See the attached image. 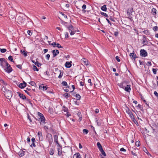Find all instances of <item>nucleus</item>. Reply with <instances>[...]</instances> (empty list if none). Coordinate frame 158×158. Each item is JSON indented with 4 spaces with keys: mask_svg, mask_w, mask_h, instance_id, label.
Here are the masks:
<instances>
[{
    "mask_svg": "<svg viewBox=\"0 0 158 158\" xmlns=\"http://www.w3.org/2000/svg\"><path fill=\"white\" fill-rule=\"evenodd\" d=\"M63 96L65 97L66 98H68L70 96V94H69L68 93H66L63 94Z\"/></svg>",
    "mask_w": 158,
    "mask_h": 158,
    "instance_id": "nucleus-32",
    "label": "nucleus"
},
{
    "mask_svg": "<svg viewBox=\"0 0 158 158\" xmlns=\"http://www.w3.org/2000/svg\"><path fill=\"white\" fill-rule=\"evenodd\" d=\"M47 139L48 141L49 144H51L53 142V139L52 135L48 134L47 136Z\"/></svg>",
    "mask_w": 158,
    "mask_h": 158,
    "instance_id": "nucleus-4",
    "label": "nucleus"
},
{
    "mask_svg": "<svg viewBox=\"0 0 158 158\" xmlns=\"http://www.w3.org/2000/svg\"><path fill=\"white\" fill-rule=\"evenodd\" d=\"M143 150L145 152L147 153V152H148V151L146 148H145V147L143 148Z\"/></svg>",
    "mask_w": 158,
    "mask_h": 158,
    "instance_id": "nucleus-64",
    "label": "nucleus"
},
{
    "mask_svg": "<svg viewBox=\"0 0 158 158\" xmlns=\"http://www.w3.org/2000/svg\"><path fill=\"white\" fill-rule=\"evenodd\" d=\"M31 146L32 147H35V143H32V144L31 145Z\"/></svg>",
    "mask_w": 158,
    "mask_h": 158,
    "instance_id": "nucleus-63",
    "label": "nucleus"
},
{
    "mask_svg": "<svg viewBox=\"0 0 158 158\" xmlns=\"http://www.w3.org/2000/svg\"><path fill=\"white\" fill-rule=\"evenodd\" d=\"M101 14L103 15V16H104L106 17H108V15L106 13H105L104 12H101Z\"/></svg>",
    "mask_w": 158,
    "mask_h": 158,
    "instance_id": "nucleus-34",
    "label": "nucleus"
},
{
    "mask_svg": "<svg viewBox=\"0 0 158 158\" xmlns=\"http://www.w3.org/2000/svg\"><path fill=\"white\" fill-rule=\"evenodd\" d=\"M17 93L19 95V96L20 98H21L22 99L24 100L25 99H26V97L23 94H21L19 92H17Z\"/></svg>",
    "mask_w": 158,
    "mask_h": 158,
    "instance_id": "nucleus-9",
    "label": "nucleus"
},
{
    "mask_svg": "<svg viewBox=\"0 0 158 158\" xmlns=\"http://www.w3.org/2000/svg\"><path fill=\"white\" fill-rule=\"evenodd\" d=\"M61 14L64 18H66V19L67 18V17L64 14L62 13H61Z\"/></svg>",
    "mask_w": 158,
    "mask_h": 158,
    "instance_id": "nucleus-52",
    "label": "nucleus"
},
{
    "mask_svg": "<svg viewBox=\"0 0 158 158\" xmlns=\"http://www.w3.org/2000/svg\"><path fill=\"white\" fill-rule=\"evenodd\" d=\"M40 121L41 122H40L41 124H44L45 123V122L44 121L45 120V118L44 117L42 116V117H41L40 118Z\"/></svg>",
    "mask_w": 158,
    "mask_h": 158,
    "instance_id": "nucleus-15",
    "label": "nucleus"
},
{
    "mask_svg": "<svg viewBox=\"0 0 158 158\" xmlns=\"http://www.w3.org/2000/svg\"><path fill=\"white\" fill-rule=\"evenodd\" d=\"M2 90L5 93V95L6 98L9 99H10L12 96V93L10 90L6 89L5 87H3L2 88Z\"/></svg>",
    "mask_w": 158,
    "mask_h": 158,
    "instance_id": "nucleus-2",
    "label": "nucleus"
},
{
    "mask_svg": "<svg viewBox=\"0 0 158 158\" xmlns=\"http://www.w3.org/2000/svg\"><path fill=\"white\" fill-rule=\"evenodd\" d=\"M38 114L39 115V116L40 117V118L41 117H42V116H44L43 114H41L40 112H38Z\"/></svg>",
    "mask_w": 158,
    "mask_h": 158,
    "instance_id": "nucleus-61",
    "label": "nucleus"
},
{
    "mask_svg": "<svg viewBox=\"0 0 158 158\" xmlns=\"http://www.w3.org/2000/svg\"><path fill=\"white\" fill-rule=\"evenodd\" d=\"M126 112L129 114V116L130 117L131 119L133 120L134 119H135L132 113L128 108H127V109L126 110Z\"/></svg>",
    "mask_w": 158,
    "mask_h": 158,
    "instance_id": "nucleus-5",
    "label": "nucleus"
},
{
    "mask_svg": "<svg viewBox=\"0 0 158 158\" xmlns=\"http://www.w3.org/2000/svg\"><path fill=\"white\" fill-rule=\"evenodd\" d=\"M26 83H20L19 85H18V84H17V85H18V86L21 89L24 88L26 86Z\"/></svg>",
    "mask_w": 158,
    "mask_h": 158,
    "instance_id": "nucleus-8",
    "label": "nucleus"
},
{
    "mask_svg": "<svg viewBox=\"0 0 158 158\" xmlns=\"http://www.w3.org/2000/svg\"><path fill=\"white\" fill-rule=\"evenodd\" d=\"M115 58L118 62L120 61V60L119 59V57L118 56H116L115 57Z\"/></svg>",
    "mask_w": 158,
    "mask_h": 158,
    "instance_id": "nucleus-50",
    "label": "nucleus"
},
{
    "mask_svg": "<svg viewBox=\"0 0 158 158\" xmlns=\"http://www.w3.org/2000/svg\"><path fill=\"white\" fill-rule=\"evenodd\" d=\"M54 141L59 146V144L58 142V136L57 135H54Z\"/></svg>",
    "mask_w": 158,
    "mask_h": 158,
    "instance_id": "nucleus-12",
    "label": "nucleus"
},
{
    "mask_svg": "<svg viewBox=\"0 0 158 158\" xmlns=\"http://www.w3.org/2000/svg\"><path fill=\"white\" fill-rule=\"evenodd\" d=\"M72 61H70V62H66L65 64V66L67 68H70L71 66V64Z\"/></svg>",
    "mask_w": 158,
    "mask_h": 158,
    "instance_id": "nucleus-11",
    "label": "nucleus"
},
{
    "mask_svg": "<svg viewBox=\"0 0 158 158\" xmlns=\"http://www.w3.org/2000/svg\"><path fill=\"white\" fill-rule=\"evenodd\" d=\"M24 152H25L23 150H20V151L19 152V156H23L24 155Z\"/></svg>",
    "mask_w": 158,
    "mask_h": 158,
    "instance_id": "nucleus-18",
    "label": "nucleus"
},
{
    "mask_svg": "<svg viewBox=\"0 0 158 158\" xmlns=\"http://www.w3.org/2000/svg\"><path fill=\"white\" fill-rule=\"evenodd\" d=\"M50 154L51 155H53L54 154V151L53 149L51 148L49 152Z\"/></svg>",
    "mask_w": 158,
    "mask_h": 158,
    "instance_id": "nucleus-37",
    "label": "nucleus"
},
{
    "mask_svg": "<svg viewBox=\"0 0 158 158\" xmlns=\"http://www.w3.org/2000/svg\"><path fill=\"white\" fill-rule=\"evenodd\" d=\"M157 69H152L153 72V73L154 74H156V71H157Z\"/></svg>",
    "mask_w": 158,
    "mask_h": 158,
    "instance_id": "nucleus-44",
    "label": "nucleus"
},
{
    "mask_svg": "<svg viewBox=\"0 0 158 158\" xmlns=\"http://www.w3.org/2000/svg\"><path fill=\"white\" fill-rule=\"evenodd\" d=\"M52 53L53 56L55 57L59 53V51L57 50H55L52 51Z\"/></svg>",
    "mask_w": 158,
    "mask_h": 158,
    "instance_id": "nucleus-14",
    "label": "nucleus"
},
{
    "mask_svg": "<svg viewBox=\"0 0 158 158\" xmlns=\"http://www.w3.org/2000/svg\"><path fill=\"white\" fill-rule=\"evenodd\" d=\"M65 115H66L67 117H69L70 115V114L68 112H66V114H65Z\"/></svg>",
    "mask_w": 158,
    "mask_h": 158,
    "instance_id": "nucleus-57",
    "label": "nucleus"
},
{
    "mask_svg": "<svg viewBox=\"0 0 158 158\" xmlns=\"http://www.w3.org/2000/svg\"><path fill=\"white\" fill-rule=\"evenodd\" d=\"M0 65L5 72L9 73L12 71V69L10 65L7 62V61L4 58H0Z\"/></svg>",
    "mask_w": 158,
    "mask_h": 158,
    "instance_id": "nucleus-1",
    "label": "nucleus"
},
{
    "mask_svg": "<svg viewBox=\"0 0 158 158\" xmlns=\"http://www.w3.org/2000/svg\"><path fill=\"white\" fill-rule=\"evenodd\" d=\"M130 86V85H127L125 88V90L127 92H129L130 90L131 89Z\"/></svg>",
    "mask_w": 158,
    "mask_h": 158,
    "instance_id": "nucleus-13",
    "label": "nucleus"
},
{
    "mask_svg": "<svg viewBox=\"0 0 158 158\" xmlns=\"http://www.w3.org/2000/svg\"><path fill=\"white\" fill-rule=\"evenodd\" d=\"M65 38H67L69 37V34L67 32H66L65 33Z\"/></svg>",
    "mask_w": 158,
    "mask_h": 158,
    "instance_id": "nucleus-56",
    "label": "nucleus"
},
{
    "mask_svg": "<svg viewBox=\"0 0 158 158\" xmlns=\"http://www.w3.org/2000/svg\"><path fill=\"white\" fill-rule=\"evenodd\" d=\"M32 61L33 63H34L35 65L37 66L38 67L39 66V64H40V63H39L38 62H35L33 60H32Z\"/></svg>",
    "mask_w": 158,
    "mask_h": 158,
    "instance_id": "nucleus-38",
    "label": "nucleus"
},
{
    "mask_svg": "<svg viewBox=\"0 0 158 158\" xmlns=\"http://www.w3.org/2000/svg\"><path fill=\"white\" fill-rule=\"evenodd\" d=\"M101 9L103 11H106L107 9L106 6V5H104L103 6L101 7Z\"/></svg>",
    "mask_w": 158,
    "mask_h": 158,
    "instance_id": "nucleus-21",
    "label": "nucleus"
},
{
    "mask_svg": "<svg viewBox=\"0 0 158 158\" xmlns=\"http://www.w3.org/2000/svg\"><path fill=\"white\" fill-rule=\"evenodd\" d=\"M63 71H61L60 73V74L58 76V78H61L63 76Z\"/></svg>",
    "mask_w": 158,
    "mask_h": 158,
    "instance_id": "nucleus-26",
    "label": "nucleus"
},
{
    "mask_svg": "<svg viewBox=\"0 0 158 158\" xmlns=\"http://www.w3.org/2000/svg\"><path fill=\"white\" fill-rule=\"evenodd\" d=\"M62 85L63 86H66L67 85V83L65 81H63L61 83Z\"/></svg>",
    "mask_w": 158,
    "mask_h": 158,
    "instance_id": "nucleus-40",
    "label": "nucleus"
},
{
    "mask_svg": "<svg viewBox=\"0 0 158 158\" xmlns=\"http://www.w3.org/2000/svg\"><path fill=\"white\" fill-rule=\"evenodd\" d=\"M120 151L121 152H126V150L124 148H122L120 149Z\"/></svg>",
    "mask_w": 158,
    "mask_h": 158,
    "instance_id": "nucleus-54",
    "label": "nucleus"
},
{
    "mask_svg": "<svg viewBox=\"0 0 158 158\" xmlns=\"http://www.w3.org/2000/svg\"><path fill=\"white\" fill-rule=\"evenodd\" d=\"M83 132L84 133H85L86 134H87L88 133L89 131L87 129H85L83 130Z\"/></svg>",
    "mask_w": 158,
    "mask_h": 158,
    "instance_id": "nucleus-39",
    "label": "nucleus"
},
{
    "mask_svg": "<svg viewBox=\"0 0 158 158\" xmlns=\"http://www.w3.org/2000/svg\"><path fill=\"white\" fill-rule=\"evenodd\" d=\"M29 83L32 86H35L36 85L35 82L33 81H31L30 83Z\"/></svg>",
    "mask_w": 158,
    "mask_h": 158,
    "instance_id": "nucleus-36",
    "label": "nucleus"
},
{
    "mask_svg": "<svg viewBox=\"0 0 158 158\" xmlns=\"http://www.w3.org/2000/svg\"><path fill=\"white\" fill-rule=\"evenodd\" d=\"M154 94L158 98V93L156 91L154 92Z\"/></svg>",
    "mask_w": 158,
    "mask_h": 158,
    "instance_id": "nucleus-58",
    "label": "nucleus"
},
{
    "mask_svg": "<svg viewBox=\"0 0 158 158\" xmlns=\"http://www.w3.org/2000/svg\"><path fill=\"white\" fill-rule=\"evenodd\" d=\"M16 67L20 69H22V66L20 64H18L16 65Z\"/></svg>",
    "mask_w": 158,
    "mask_h": 158,
    "instance_id": "nucleus-55",
    "label": "nucleus"
},
{
    "mask_svg": "<svg viewBox=\"0 0 158 158\" xmlns=\"http://www.w3.org/2000/svg\"><path fill=\"white\" fill-rule=\"evenodd\" d=\"M27 33L28 34L31 36L32 35V32H31V31L30 30H28L27 31Z\"/></svg>",
    "mask_w": 158,
    "mask_h": 158,
    "instance_id": "nucleus-49",
    "label": "nucleus"
},
{
    "mask_svg": "<svg viewBox=\"0 0 158 158\" xmlns=\"http://www.w3.org/2000/svg\"><path fill=\"white\" fill-rule=\"evenodd\" d=\"M118 32H117V31L115 32L114 35L115 36H116V37L118 35Z\"/></svg>",
    "mask_w": 158,
    "mask_h": 158,
    "instance_id": "nucleus-60",
    "label": "nucleus"
},
{
    "mask_svg": "<svg viewBox=\"0 0 158 158\" xmlns=\"http://www.w3.org/2000/svg\"><path fill=\"white\" fill-rule=\"evenodd\" d=\"M77 115L79 117V120L80 121L81 120L82 117L81 114V113L80 112H78L77 113Z\"/></svg>",
    "mask_w": 158,
    "mask_h": 158,
    "instance_id": "nucleus-27",
    "label": "nucleus"
},
{
    "mask_svg": "<svg viewBox=\"0 0 158 158\" xmlns=\"http://www.w3.org/2000/svg\"><path fill=\"white\" fill-rule=\"evenodd\" d=\"M79 32V31L78 30H77V31L76 30H74V29L73 30H72L71 31V32L70 33V34L71 35H73L76 32Z\"/></svg>",
    "mask_w": 158,
    "mask_h": 158,
    "instance_id": "nucleus-22",
    "label": "nucleus"
},
{
    "mask_svg": "<svg viewBox=\"0 0 158 158\" xmlns=\"http://www.w3.org/2000/svg\"><path fill=\"white\" fill-rule=\"evenodd\" d=\"M100 151L101 152V153L104 156H106V154L105 152H104V150L103 149V148L100 150Z\"/></svg>",
    "mask_w": 158,
    "mask_h": 158,
    "instance_id": "nucleus-24",
    "label": "nucleus"
},
{
    "mask_svg": "<svg viewBox=\"0 0 158 158\" xmlns=\"http://www.w3.org/2000/svg\"><path fill=\"white\" fill-rule=\"evenodd\" d=\"M143 33L146 35H148L149 34V31L148 30L144 31Z\"/></svg>",
    "mask_w": 158,
    "mask_h": 158,
    "instance_id": "nucleus-29",
    "label": "nucleus"
},
{
    "mask_svg": "<svg viewBox=\"0 0 158 158\" xmlns=\"http://www.w3.org/2000/svg\"><path fill=\"white\" fill-rule=\"evenodd\" d=\"M156 10L155 8H153L152 10V13L153 15H155L156 14Z\"/></svg>",
    "mask_w": 158,
    "mask_h": 158,
    "instance_id": "nucleus-17",
    "label": "nucleus"
},
{
    "mask_svg": "<svg viewBox=\"0 0 158 158\" xmlns=\"http://www.w3.org/2000/svg\"><path fill=\"white\" fill-rule=\"evenodd\" d=\"M140 56L143 57H145L148 55L146 51L144 49H141L140 50Z\"/></svg>",
    "mask_w": 158,
    "mask_h": 158,
    "instance_id": "nucleus-6",
    "label": "nucleus"
},
{
    "mask_svg": "<svg viewBox=\"0 0 158 158\" xmlns=\"http://www.w3.org/2000/svg\"><path fill=\"white\" fill-rule=\"evenodd\" d=\"M76 97L78 100H80L81 98V96L78 94H77L76 95Z\"/></svg>",
    "mask_w": 158,
    "mask_h": 158,
    "instance_id": "nucleus-28",
    "label": "nucleus"
},
{
    "mask_svg": "<svg viewBox=\"0 0 158 158\" xmlns=\"http://www.w3.org/2000/svg\"><path fill=\"white\" fill-rule=\"evenodd\" d=\"M135 145L137 146H140V142L139 141H138L135 142Z\"/></svg>",
    "mask_w": 158,
    "mask_h": 158,
    "instance_id": "nucleus-41",
    "label": "nucleus"
},
{
    "mask_svg": "<svg viewBox=\"0 0 158 158\" xmlns=\"http://www.w3.org/2000/svg\"><path fill=\"white\" fill-rule=\"evenodd\" d=\"M76 157V158H81V156L79 153H77L75 154L73 157Z\"/></svg>",
    "mask_w": 158,
    "mask_h": 158,
    "instance_id": "nucleus-20",
    "label": "nucleus"
},
{
    "mask_svg": "<svg viewBox=\"0 0 158 158\" xmlns=\"http://www.w3.org/2000/svg\"><path fill=\"white\" fill-rule=\"evenodd\" d=\"M134 12L133 8H131L129 9L127 11V15L128 16V18H129L130 19H131L132 18V16L133 15H132V13Z\"/></svg>",
    "mask_w": 158,
    "mask_h": 158,
    "instance_id": "nucleus-3",
    "label": "nucleus"
},
{
    "mask_svg": "<svg viewBox=\"0 0 158 158\" xmlns=\"http://www.w3.org/2000/svg\"><path fill=\"white\" fill-rule=\"evenodd\" d=\"M88 83H89V85L90 86H92L93 85V84L91 82V80L90 79H89L88 81Z\"/></svg>",
    "mask_w": 158,
    "mask_h": 158,
    "instance_id": "nucleus-43",
    "label": "nucleus"
},
{
    "mask_svg": "<svg viewBox=\"0 0 158 158\" xmlns=\"http://www.w3.org/2000/svg\"><path fill=\"white\" fill-rule=\"evenodd\" d=\"M81 61L82 62L84 63V64L85 65H88V63L87 61V59L84 58H83L81 59Z\"/></svg>",
    "mask_w": 158,
    "mask_h": 158,
    "instance_id": "nucleus-16",
    "label": "nucleus"
},
{
    "mask_svg": "<svg viewBox=\"0 0 158 158\" xmlns=\"http://www.w3.org/2000/svg\"><path fill=\"white\" fill-rule=\"evenodd\" d=\"M82 10H85L86 8V5L85 4H84L82 7Z\"/></svg>",
    "mask_w": 158,
    "mask_h": 158,
    "instance_id": "nucleus-48",
    "label": "nucleus"
},
{
    "mask_svg": "<svg viewBox=\"0 0 158 158\" xmlns=\"http://www.w3.org/2000/svg\"><path fill=\"white\" fill-rule=\"evenodd\" d=\"M25 100H26L27 102H28V103H30L31 104H32V103L31 102V101H30V100L28 98H26V99H25Z\"/></svg>",
    "mask_w": 158,
    "mask_h": 158,
    "instance_id": "nucleus-47",
    "label": "nucleus"
},
{
    "mask_svg": "<svg viewBox=\"0 0 158 158\" xmlns=\"http://www.w3.org/2000/svg\"><path fill=\"white\" fill-rule=\"evenodd\" d=\"M97 146L99 150L102 149V146L99 142L97 143Z\"/></svg>",
    "mask_w": 158,
    "mask_h": 158,
    "instance_id": "nucleus-19",
    "label": "nucleus"
},
{
    "mask_svg": "<svg viewBox=\"0 0 158 158\" xmlns=\"http://www.w3.org/2000/svg\"><path fill=\"white\" fill-rule=\"evenodd\" d=\"M31 140L32 143H35V139L34 138H32Z\"/></svg>",
    "mask_w": 158,
    "mask_h": 158,
    "instance_id": "nucleus-59",
    "label": "nucleus"
},
{
    "mask_svg": "<svg viewBox=\"0 0 158 158\" xmlns=\"http://www.w3.org/2000/svg\"><path fill=\"white\" fill-rule=\"evenodd\" d=\"M68 28L69 30H73V26L72 25H71L69 27H68Z\"/></svg>",
    "mask_w": 158,
    "mask_h": 158,
    "instance_id": "nucleus-42",
    "label": "nucleus"
},
{
    "mask_svg": "<svg viewBox=\"0 0 158 158\" xmlns=\"http://www.w3.org/2000/svg\"><path fill=\"white\" fill-rule=\"evenodd\" d=\"M56 47H57L59 48H63V47L61 46L59 43H57L56 44Z\"/></svg>",
    "mask_w": 158,
    "mask_h": 158,
    "instance_id": "nucleus-45",
    "label": "nucleus"
},
{
    "mask_svg": "<svg viewBox=\"0 0 158 158\" xmlns=\"http://www.w3.org/2000/svg\"><path fill=\"white\" fill-rule=\"evenodd\" d=\"M22 53H23L24 55L25 56H27V52H26L25 51L23 50V51H22L21 50Z\"/></svg>",
    "mask_w": 158,
    "mask_h": 158,
    "instance_id": "nucleus-31",
    "label": "nucleus"
},
{
    "mask_svg": "<svg viewBox=\"0 0 158 158\" xmlns=\"http://www.w3.org/2000/svg\"><path fill=\"white\" fill-rule=\"evenodd\" d=\"M154 31H156L158 30V27L157 26H155L153 28Z\"/></svg>",
    "mask_w": 158,
    "mask_h": 158,
    "instance_id": "nucleus-46",
    "label": "nucleus"
},
{
    "mask_svg": "<svg viewBox=\"0 0 158 158\" xmlns=\"http://www.w3.org/2000/svg\"><path fill=\"white\" fill-rule=\"evenodd\" d=\"M135 54H134V53H130V56L131 57V58H132V57L133 58V59H134V60H135Z\"/></svg>",
    "mask_w": 158,
    "mask_h": 158,
    "instance_id": "nucleus-23",
    "label": "nucleus"
},
{
    "mask_svg": "<svg viewBox=\"0 0 158 158\" xmlns=\"http://www.w3.org/2000/svg\"><path fill=\"white\" fill-rule=\"evenodd\" d=\"M33 69L35 71H38L39 70V69L37 68L34 65H33Z\"/></svg>",
    "mask_w": 158,
    "mask_h": 158,
    "instance_id": "nucleus-30",
    "label": "nucleus"
},
{
    "mask_svg": "<svg viewBox=\"0 0 158 158\" xmlns=\"http://www.w3.org/2000/svg\"><path fill=\"white\" fill-rule=\"evenodd\" d=\"M40 89H42L43 90H46L47 89V88L45 86H44L43 84L40 85L39 86Z\"/></svg>",
    "mask_w": 158,
    "mask_h": 158,
    "instance_id": "nucleus-10",
    "label": "nucleus"
},
{
    "mask_svg": "<svg viewBox=\"0 0 158 158\" xmlns=\"http://www.w3.org/2000/svg\"><path fill=\"white\" fill-rule=\"evenodd\" d=\"M62 110L63 111H64V112H68V108L67 107H66L64 106H63V108Z\"/></svg>",
    "mask_w": 158,
    "mask_h": 158,
    "instance_id": "nucleus-25",
    "label": "nucleus"
},
{
    "mask_svg": "<svg viewBox=\"0 0 158 158\" xmlns=\"http://www.w3.org/2000/svg\"><path fill=\"white\" fill-rule=\"evenodd\" d=\"M37 137H38L40 141H42L43 140V138L42 134L41 132H38L37 134Z\"/></svg>",
    "mask_w": 158,
    "mask_h": 158,
    "instance_id": "nucleus-7",
    "label": "nucleus"
},
{
    "mask_svg": "<svg viewBox=\"0 0 158 158\" xmlns=\"http://www.w3.org/2000/svg\"><path fill=\"white\" fill-rule=\"evenodd\" d=\"M56 42H53L52 44H50L53 46V47H55V46L56 45Z\"/></svg>",
    "mask_w": 158,
    "mask_h": 158,
    "instance_id": "nucleus-53",
    "label": "nucleus"
},
{
    "mask_svg": "<svg viewBox=\"0 0 158 158\" xmlns=\"http://www.w3.org/2000/svg\"><path fill=\"white\" fill-rule=\"evenodd\" d=\"M0 50L1 52L4 53L6 51V50L5 48L1 49L0 48Z\"/></svg>",
    "mask_w": 158,
    "mask_h": 158,
    "instance_id": "nucleus-33",
    "label": "nucleus"
},
{
    "mask_svg": "<svg viewBox=\"0 0 158 158\" xmlns=\"http://www.w3.org/2000/svg\"><path fill=\"white\" fill-rule=\"evenodd\" d=\"M61 23L62 24H64V25L66 26V25L67 24V23L66 22H65L64 21H63L62 20H61Z\"/></svg>",
    "mask_w": 158,
    "mask_h": 158,
    "instance_id": "nucleus-51",
    "label": "nucleus"
},
{
    "mask_svg": "<svg viewBox=\"0 0 158 158\" xmlns=\"http://www.w3.org/2000/svg\"><path fill=\"white\" fill-rule=\"evenodd\" d=\"M50 57V55L49 54H48L46 56V57L47 58V60H49V58Z\"/></svg>",
    "mask_w": 158,
    "mask_h": 158,
    "instance_id": "nucleus-62",
    "label": "nucleus"
},
{
    "mask_svg": "<svg viewBox=\"0 0 158 158\" xmlns=\"http://www.w3.org/2000/svg\"><path fill=\"white\" fill-rule=\"evenodd\" d=\"M8 59L11 61L13 62V57L12 56H9L8 57Z\"/></svg>",
    "mask_w": 158,
    "mask_h": 158,
    "instance_id": "nucleus-35",
    "label": "nucleus"
}]
</instances>
